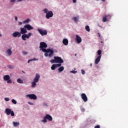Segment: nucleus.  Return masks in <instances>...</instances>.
Returning a JSON list of instances; mask_svg holds the SVG:
<instances>
[{
	"instance_id": "obj_1",
	"label": "nucleus",
	"mask_w": 128,
	"mask_h": 128,
	"mask_svg": "<svg viewBox=\"0 0 128 128\" xmlns=\"http://www.w3.org/2000/svg\"><path fill=\"white\" fill-rule=\"evenodd\" d=\"M40 48L44 52H50L48 54L49 58H52L54 56V50L52 49L50 50V48L46 49L48 48V44H46L44 42H41L40 44Z\"/></svg>"
},
{
	"instance_id": "obj_2",
	"label": "nucleus",
	"mask_w": 128,
	"mask_h": 128,
	"mask_svg": "<svg viewBox=\"0 0 128 128\" xmlns=\"http://www.w3.org/2000/svg\"><path fill=\"white\" fill-rule=\"evenodd\" d=\"M51 64H62L64 62V60L60 56H54V59L50 60Z\"/></svg>"
},
{
	"instance_id": "obj_3",
	"label": "nucleus",
	"mask_w": 128,
	"mask_h": 128,
	"mask_svg": "<svg viewBox=\"0 0 128 128\" xmlns=\"http://www.w3.org/2000/svg\"><path fill=\"white\" fill-rule=\"evenodd\" d=\"M44 14H46V18L48 20L50 18H52V16H54V13H52V12L48 11L46 8L44 9Z\"/></svg>"
},
{
	"instance_id": "obj_4",
	"label": "nucleus",
	"mask_w": 128,
	"mask_h": 128,
	"mask_svg": "<svg viewBox=\"0 0 128 128\" xmlns=\"http://www.w3.org/2000/svg\"><path fill=\"white\" fill-rule=\"evenodd\" d=\"M46 120H49V122H52V116H50V115L47 114L44 118V120H42V122H44V124H46V122H48Z\"/></svg>"
},
{
	"instance_id": "obj_5",
	"label": "nucleus",
	"mask_w": 128,
	"mask_h": 128,
	"mask_svg": "<svg viewBox=\"0 0 128 128\" xmlns=\"http://www.w3.org/2000/svg\"><path fill=\"white\" fill-rule=\"evenodd\" d=\"M5 112L7 116H10V114L12 116H14V112L10 108H6L5 110Z\"/></svg>"
},
{
	"instance_id": "obj_6",
	"label": "nucleus",
	"mask_w": 128,
	"mask_h": 128,
	"mask_svg": "<svg viewBox=\"0 0 128 128\" xmlns=\"http://www.w3.org/2000/svg\"><path fill=\"white\" fill-rule=\"evenodd\" d=\"M110 18H112V16L110 14H106L102 18V22H108Z\"/></svg>"
},
{
	"instance_id": "obj_7",
	"label": "nucleus",
	"mask_w": 128,
	"mask_h": 128,
	"mask_svg": "<svg viewBox=\"0 0 128 128\" xmlns=\"http://www.w3.org/2000/svg\"><path fill=\"white\" fill-rule=\"evenodd\" d=\"M32 36V33L29 32L28 34H24L22 36V38L23 40H26V38H30V37Z\"/></svg>"
},
{
	"instance_id": "obj_8",
	"label": "nucleus",
	"mask_w": 128,
	"mask_h": 128,
	"mask_svg": "<svg viewBox=\"0 0 128 128\" xmlns=\"http://www.w3.org/2000/svg\"><path fill=\"white\" fill-rule=\"evenodd\" d=\"M38 32L41 34V36H46L48 34V32L46 30H42V29H38Z\"/></svg>"
},
{
	"instance_id": "obj_9",
	"label": "nucleus",
	"mask_w": 128,
	"mask_h": 128,
	"mask_svg": "<svg viewBox=\"0 0 128 128\" xmlns=\"http://www.w3.org/2000/svg\"><path fill=\"white\" fill-rule=\"evenodd\" d=\"M26 96V98H30V100H36L37 98L36 96V94H27Z\"/></svg>"
},
{
	"instance_id": "obj_10",
	"label": "nucleus",
	"mask_w": 128,
	"mask_h": 128,
	"mask_svg": "<svg viewBox=\"0 0 128 128\" xmlns=\"http://www.w3.org/2000/svg\"><path fill=\"white\" fill-rule=\"evenodd\" d=\"M22 34H20V32H16L12 34L13 38H20Z\"/></svg>"
},
{
	"instance_id": "obj_11",
	"label": "nucleus",
	"mask_w": 128,
	"mask_h": 128,
	"mask_svg": "<svg viewBox=\"0 0 128 128\" xmlns=\"http://www.w3.org/2000/svg\"><path fill=\"white\" fill-rule=\"evenodd\" d=\"M60 66H62V64H54L51 66V69L52 70H54L56 68H59Z\"/></svg>"
},
{
	"instance_id": "obj_12",
	"label": "nucleus",
	"mask_w": 128,
	"mask_h": 128,
	"mask_svg": "<svg viewBox=\"0 0 128 128\" xmlns=\"http://www.w3.org/2000/svg\"><path fill=\"white\" fill-rule=\"evenodd\" d=\"M81 98L84 102L88 100V96H86V95L84 93H82L81 94Z\"/></svg>"
},
{
	"instance_id": "obj_13",
	"label": "nucleus",
	"mask_w": 128,
	"mask_h": 128,
	"mask_svg": "<svg viewBox=\"0 0 128 128\" xmlns=\"http://www.w3.org/2000/svg\"><path fill=\"white\" fill-rule=\"evenodd\" d=\"M20 34H26L28 32V31L26 30V28H25L24 27V28H20Z\"/></svg>"
},
{
	"instance_id": "obj_14",
	"label": "nucleus",
	"mask_w": 128,
	"mask_h": 128,
	"mask_svg": "<svg viewBox=\"0 0 128 128\" xmlns=\"http://www.w3.org/2000/svg\"><path fill=\"white\" fill-rule=\"evenodd\" d=\"M40 76L36 74L35 78L34 79V82H38V80H40Z\"/></svg>"
},
{
	"instance_id": "obj_15",
	"label": "nucleus",
	"mask_w": 128,
	"mask_h": 128,
	"mask_svg": "<svg viewBox=\"0 0 128 128\" xmlns=\"http://www.w3.org/2000/svg\"><path fill=\"white\" fill-rule=\"evenodd\" d=\"M24 28L28 30H32L34 28V27L28 24L24 26Z\"/></svg>"
},
{
	"instance_id": "obj_16",
	"label": "nucleus",
	"mask_w": 128,
	"mask_h": 128,
	"mask_svg": "<svg viewBox=\"0 0 128 128\" xmlns=\"http://www.w3.org/2000/svg\"><path fill=\"white\" fill-rule=\"evenodd\" d=\"M76 40L78 44H80L82 42V38L78 35H76Z\"/></svg>"
},
{
	"instance_id": "obj_17",
	"label": "nucleus",
	"mask_w": 128,
	"mask_h": 128,
	"mask_svg": "<svg viewBox=\"0 0 128 128\" xmlns=\"http://www.w3.org/2000/svg\"><path fill=\"white\" fill-rule=\"evenodd\" d=\"M100 58H102V56H98V58L95 60V64H98L100 62Z\"/></svg>"
},
{
	"instance_id": "obj_18",
	"label": "nucleus",
	"mask_w": 128,
	"mask_h": 128,
	"mask_svg": "<svg viewBox=\"0 0 128 128\" xmlns=\"http://www.w3.org/2000/svg\"><path fill=\"white\" fill-rule=\"evenodd\" d=\"M62 44H64V46H68V40L66 38H64L62 40Z\"/></svg>"
},
{
	"instance_id": "obj_19",
	"label": "nucleus",
	"mask_w": 128,
	"mask_h": 128,
	"mask_svg": "<svg viewBox=\"0 0 128 128\" xmlns=\"http://www.w3.org/2000/svg\"><path fill=\"white\" fill-rule=\"evenodd\" d=\"M10 78V76L8 75H6L4 76V80H8Z\"/></svg>"
},
{
	"instance_id": "obj_20",
	"label": "nucleus",
	"mask_w": 128,
	"mask_h": 128,
	"mask_svg": "<svg viewBox=\"0 0 128 128\" xmlns=\"http://www.w3.org/2000/svg\"><path fill=\"white\" fill-rule=\"evenodd\" d=\"M64 70V66H62L58 68V70L60 72H62Z\"/></svg>"
},
{
	"instance_id": "obj_21",
	"label": "nucleus",
	"mask_w": 128,
	"mask_h": 128,
	"mask_svg": "<svg viewBox=\"0 0 128 128\" xmlns=\"http://www.w3.org/2000/svg\"><path fill=\"white\" fill-rule=\"evenodd\" d=\"M17 82H18V84H24V80L20 78H18L17 80Z\"/></svg>"
},
{
	"instance_id": "obj_22",
	"label": "nucleus",
	"mask_w": 128,
	"mask_h": 128,
	"mask_svg": "<svg viewBox=\"0 0 128 128\" xmlns=\"http://www.w3.org/2000/svg\"><path fill=\"white\" fill-rule=\"evenodd\" d=\"M36 86V82L33 81L32 82V88H35V86Z\"/></svg>"
},
{
	"instance_id": "obj_23",
	"label": "nucleus",
	"mask_w": 128,
	"mask_h": 128,
	"mask_svg": "<svg viewBox=\"0 0 128 128\" xmlns=\"http://www.w3.org/2000/svg\"><path fill=\"white\" fill-rule=\"evenodd\" d=\"M72 20L75 22H78V16L74 17L72 18Z\"/></svg>"
},
{
	"instance_id": "obj_24",
	"label": "nucleus",
	"mask_w": 128,
	"mask_h": 128,
	"mask_svg": "<svg viewBox=\"0 0 128 128\" xmlns=\"http://www.w3.org/2000/svg\"><path fill=\"white\" fill-rule=\"evenodd\" d=\"M7 54H8V56H12V52L10 49L7 50Z\"/></svg>"
},
{
	"instance_id": "obj_25",
	"label": "nucleus",
	"mask_w": 128,
	"mask_h": 128,
	"mask_svg": "<svg viewBox=\"0 0 128 128\" xmlns=\"http://www.w3.org/2000/svg\"><path fill=\"white\" fill-rule=\"evenodd\" d=\"M86 30V32H90V26H86L85 27Z\"/></svg>"
},
{
	"instance_id": "obj_26",
	"label": "nucleus",
	"mask_w": 128,
	"mask_h": 128,
	"mask_svg": "<svg viewBox=\"0 0 128 128\" xmlns=\"http://www.w3.org/2000/svg\"><path fill=\"white\" fill-rule=\"evenodd\" d=\"M30 22V20L29 18H28L23 22V24H28Z\"/></svg>"
},
{
	"instance_id": "obj_27",
	"label": "nucleus",
	"mask_w": 128,
	"mask_h": 128,
	"mask_svg": "<svg viewBox=\"0 0 128 128\" xmlns=\"http://www.w3.org/2000/svg\"><path fill=\"white\" fill-rule=\"evenodd\" d=\"M13 124L14 126H18L20 124V123L18 122H13Z\"/></svg>"
},
{
	"instance_id": "obj_28",
	"label": "nucleus",
	"mask_w": 128,
	"mask_h": 128,
	"mask_svg": "<svg viewBox=\"0 0 128 128\" xmlns=\"http://www.w3.org/2000/svg\"><path fill=\"white\" fill-rule=\"evenodd\" d=\"M32 60H36V58H34L33 59H30L28 60V63L30 64V62H32Z\"/></svg>"
},
{
	"instance_id": "obj_29",
	"label": "nucleus",
	"mask_w": 128,
	"mask_h": 128,
	"mask_svg": "<svg viewBox=\"0 0 128 128\" xmlns=\"http://www.w3.org/2000/svg\"><path fill=\"white\" fill-rule=\"evenodd\" d=\"M98 56H102V50H98Z\"/></svg>"
},
{
	"instance_id": "obj_30",
	"label": "nucleus",
	"mask_w": 128,
	"mask_h": 128,
	"mask_svg": "<svg viewBox=\"0 0 128 128\" xmlns=\"http://www.w3.org/2000/svg\"><path fill=\"white\" fill-rule=\"evenodd\" d=\"M12 104H16V101L14 99L12 100Z\"/></svg>"
},
{
	"instance_id": "obj_31",
	"label": "nucleus",
	"mask_w": 128,
	"mask_h": 128,
	"mask_svg": "<svg viewBox=\"0 0 128 128\" xmlns=\"http://www.w3.org/2000/svg\"><path fill=\"white\" fill-rule=\"evenodd\" d=\"M70 72H71L72 74H76V72H78V71L72 70L70 71Z\"/></svg>"
},
{
	"instance_id": "obj_32",
	"label": "nucleus",
	"mask_w": 128,
	"mask_h": 128,
	"mask_svg": "<svg viewBox=\"0 0 128 128\" xmlns=\"http://www.w3.org/2000/svg\"><path fill=\"white\" fill-rule=\"evenodd\" d=\"M50 54V52H46V53L44 54V56H48V54Z\"/></svg>"
},
{
	"instance_id": "obj_33",
	"label": "nucleus",
	"mask_w": 128,
	"mask_h": 128,
	"mask_svg": "<svg viewBox=\"0 0 128 128\" xmlns=\"http://www.w3.org/2000/svg\"><path fill=\"white\" fill-rule=\"evenodd\" d=\"M4 100L6 101V102H8L10 100V98H4Z\"/></svg>"
},
{
	"instance_id": "obj_34",
	"label": "nucleus",
	"mask_w": 128,
	"mask_h": 128,
	"mask_svg": "<svg viewBox=\"0 0 128 128\" xmlns=\"http://www.w3.org/2000/svg\"><path fill=\"white\" fill-rule=\"evenodd\" d=\"M7 83L12 84V80L9 79L8 80H7Z\"/></svg>"
},
{
	"instance_id": "obj_35",
	"label": "nucleus",
	"mask_w": 128,
	"mask_h": 128,
	"mask_svg": "<svg viewBox=\"0 0 128 128\" xmlns=\"http://www.w3.org/2000/svg\"><path fill=\"white\" fill-rule=\"evenodd\" d=\"M82 74H86V72L84 71V70H82Z\"/></svg>"
},
{
	"instance_id": "obj_36",
	"label": "nucleus",
	"mask_w": 128,
	"mask_h": 128,
	"mask_svg": "<svg viewBox=\"0 0 128 128\" xmlns=\"http://www.w3.org/2000/svg\"><path fill=\"white\" fill-rule=\"evenodd\" d=\"M22 54L24 56H26L28 54V52H22Z\"/></svg>"
},
{
	"instance_id": "obj_37",
	"label": "nucleus",
	"mask_w": 128,
	"mask_h": 128,
	"mask_svg": "<svg viewBox=\"0 0 128 128\" xmlns=\"http://www.w3.org/2000/svg\"><path fill=\"white\" fill-rule=\"evenodd\" d=\"M94 128H100V125L96 126Z\"/></svg>"
},
{
	"instance_id": "obj_38",
	"label": "nucleus",
	"mask_w": 128,
	"mask_h": 128,
	"mask_svg": "<svg viewBox=\"0 0 128 128\" xmlns=\"http://www.w3.org/2000/svg\"><path fill=\"white\" fill-rule=\"evenodd\" d=\"M28 104H30L31 106H34V103H32V102H28Z\"/></svg>"
},
{
	"instance_id": "obj_39",
	"label": "nucleus",
	"mask_w": 128,
	"mask_h": 128,
	"mask_svg": "<svg viewBox=\"0 0 128 128\" xmlns=\"http://www.w3.org/2000/svg\"><path fill=\"white\" fill-rule=\"evenodd\" d=\"M18 24H19V26H22V22H18Z\"/></svg>"
},
{
	"instance_id": "obj_40",
	"label": "nucleus",
	"mask_w": 128,
	"mask_h": 128,
	"mask_svg": "<svg viewBox=\"0 0 128 128\" xmlns=\"http://www.w3.org/2000/svg\"><path fill=\"white\" fill-rule=\"evenodd\" d=\"M73 0V2H74V4L76 2V0Z\"/></svg>"
},
{
	"instance_id": "obj_41",
	"label": "nucleus",
	"mask_w": 128,
	"mask_h": 128,
	"mask_svg": "<svg viewBox=\"0 0 128 128\" xmlns=\"http://www.w3.org/2000/svg\"><path fill=\"white\" fill-rule=\"evenodd\" d=\"M15 20H18V17L17 16H15Z\"/></svg>"
},
{
	"instance_id": "obj_42",
	"label": "nucleus",
	"mask_w": 128,
	"mask_h": 128,
	"mask_svg": "<svg viewBox=\"0 0 128 128\" xmlns=\"http://www.w3.org/2000/svg\"><path fill=\"white\" fill-rule=\"evenodd\" d=\"M14 0H11L10 1H11V2H14Z\"/></svg>"
},
{
	"instance_id": "obj_43",
	"label": "nucleus",
	"mask_w": 128,
	"mask_h": 128,
	"mask_svg": "<svg viewBox=\"0 0 128 128\" xmlns=\"http://www.w3.org/2000/svg\"><path fill=\"white\" fill-rule=\"evenodd\" d=\"M102 2H106V0H102Z\"/></svg>"
},
{
	"instance_id": "obj_44",
	"label": "nucleus",
	"mask_w": 128,
	"mask_h": 128,
	"mask_svg": "<svg viewBox=\"0 0 128 128\" xmlns=\"http://www.w3.org/2000/svg\"><path fill=\"white\" fill-rule=\"evenodd\" d=\"M9 68H12V66H8Z\"/></svg>"
},
{
	"instance_id": "obj_45",
	"label": "nucleus",
	"mask_w": 128,
	"mask_h": 128,
	"mask_svg": "<svg viewBox=\"0 0 128 128\" xmlns=\"http://www.w3.org/2000/svg\"><path fill=\"white\" fill-rule=\"evenodd\" d=\"M82 112H84V109H82Z\"/></svg>"
},
{
	"instance_id": "obj_46",
	"label": "nucleus",
	"mask_w": 128,
	"mask_h": 128,
	"mask_svg": "<svg viewBox=\"0 0 128 128\" xmlns=\"http://www.w3.org/2000/svg\"><path fill=\"white\" fill-rule=\"evenodd\" d=\"M90 66H92V64H90Z\"/></svg>"
},
{
	"instance_id": "obj_47",
	"label": "nucleus",
	"mask_w": 128,
	"mask_h": 128,
	"mask_svg": "<svg viewBox=\"0 0 128 128\" xmlns=\"http://www.w3.org/2000/svg\"><path fill=\"white\" fill-rule=\"evenodd\" d=\"M102 44H104V42L102 41L101 42Z\"/></svg>"
},
{
	"instance_id": "obj_48",
	"label": "nucleus",
	"mask_w": 128,
	"mask_h": 128,
	"mask_svg": "<svg viewBox=\"0 0 128 128\" xmlns=\"http://www.w3.org/2000/svg\"><path fill=\"white\" fill-rule=\"evenodd\" d=\"M0 36H2V34H0Z\"/></svg>"
},
{
	"instance_id": "obj_49",
	"label": "nucleus",
	"mask_w": 128,
	"mask_h": 128,
	"mask_svg": "<svg viewBox=\"0 0 128 128\" xmlns=\"http://www.w3.org/2000/svg\"><path fill=\"white\" fill-rule=\"evenodd\" d=\"M76 56V54H75V56Z\"/></svg>"
},
{
	"instance_id": "obj_50",
	"label": "nucleus",
	"mask_w": 128,
	"mask_h": 128,
	"mask_svg": "<svg viewBox=\"0 0 128 128\" xmlns=\"http://www.w3.org/2000/svg\"><path fill=\"white\" fill-rule=\"evenodd\" d=\"M22 72L24 73V72L22 71Z\"/></svg>"
},
{
	"instance_id": "obj_51",
	"label": "nucleus",
	"mask_w": 128,
	"mask_h": 128,
	"mask_svg": "<svg viewBox=\"0 0 128 128\" xmlns=\"http://www.w3.org/2000/svg\"><path fill=\"white\" fill-rule=\"evenodd\" d=\"M99 36H100V35H99Z\"/></svg>"
}]
</instances>
